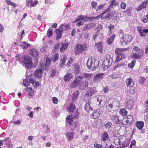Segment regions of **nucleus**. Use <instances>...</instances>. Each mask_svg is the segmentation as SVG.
Returning a JSON list of instances; mask_svg holds the SVG:
<instances>
[{
  "mask_svg": "<svg viewBox=\"0 0 148 148\" xmlns=\"http://www.w3.org/2000/svg\"><path fill=\"white\" fill-rule=\"evenodd\" d=\"M51 63V59L47 58L46 60V62L43 65L42 63H40V68L37 70L34 73V76L37 78H40L42 76V74L45 70H47L49 69Z\"/></svg>",
  "mask_w": 148,
  "mask_h": 148,
  "instance_id": "obj_1",
  "label": "nucleus"
},
{
  "mask_svg": "<svg viewBox=\"0 0 148 148\" xmlns=\"http://www.w3.org/2000/svg\"><path fill=\"white\" fill-rule=\"evenodd\" d=\"M113 60L112 57L109 54H107L104 58V60L102 63L101 68L104 70L107 69L110 66L112 63Z\"/></svg>",
  "mask_w": 148,
  "mask_h": 148,
  "instance_id": "obj_2",
  "label": "nucleus"
},
{
  "mask_svg": "<svg viewBox=\"0 0 148 148\" xmlns=\"http://www.w3.org/2000/svg\"><path fill=\"white\" fill-rule=\"evenodd\" d=\"M88 68L90 70H93L96 69L99 66L98 60L93 59H88L86 63Z\"/></svg>",
  "mask_w": 148,
  "mask_h": 148,
  "instance_id": "obj_3",
  "label": "nucleus"
},
{
  "mask_svg": "<svg viewBox=\"0 0 148 148\" xmlns=\"http://www.w3.org/2000/svg\"><path fill=\"white\" fill-rule=\"evenodd\" d=\"M22 62L25 65V67L30 69L32 67L33 63L31 57L29 55L23 56L22 58Z\"/></svg>",
  "mask_w": 148,
  "mask_h": 148,
  "instance_id": "obj_4",
  "label": "nucleus"
},
{
  "mask_svg": "<svg viewBox=\"0 0 148 148\" xmlns=\"http://www.w3.org/2000/svg\"><path fill=\"white\" fill-rule=\"evenodd\" d=\"M86 49V47L84 44H78L76 45L75 47V52L77 55L81 54L83 51Z\"/></svg>",
  "mask_w": 148,
  "mask_h": 148,
  "instance_id": "obj_5",
  "label": "nucleus"
},
{
  "mask_svg": "<svg viewBox=\"0 0 148 148\" xmlns=\"http://www.w3.org/2000/svg\"><path fill=\"white\" fill-rule=\"evenodd\" d=\"M83 79V77L81 76L76 77L74 79L71 83L70 86L71 88H75L77 86H79V84L81 83Z\"/></svg>",
  "mask_w": 148,
  "mask_h": 148,
  "instance_id": "obj_6",
  "label": "nucleus"
},
{
  "mask_svg": "<svg viewBox=\"0 0 148 148\" xmlns=\"http://www.w3.org/2000/svg\"><path fill=\"white\" fill-rule=\"evenodd\" d=\"M120 37H121L120 41H125L129 42L132 40V36L128 34H125V35L123 33H120L119 35Z\"/></svg>",
  "mask_w": 148,
  "mask_h": 148,
  "instance_id": "obj_7",
  "label": "nucleus"
},
{
  "mask_svg": "<svg viewBox=\"0 0 148 148\" xmlns=\"http://www.w3.org/2000/svg\"><path fill=\"white\" fill-rule=\"evenodd\" d=\"M94 104L93 102L92 101L91 98H90L85 104L84 108L85 110L87 111H89L90 110H93Z\"/></svg>",
  "mask_w": 148,
  "mask_h": 148,
  "instance_id": "obj_8",
  "label": "nucleus"
},
{
  "mask_svg": "<svg viewBox=\"0 0 148 148\" xmlns=\"http://www.w3.org/2000/svg\"><path fill=\"white\" fill-rule=\"evenodd\" d=\"M137 28L139 35L141 36H145L146 34L148 33V29L144 28L142 29V27L140 26H138Z\"/></svg>",
  "mask_w": 148,
  "mask_h": 148,
  "instance_id": "obj_9",
  "label": "nucleus"
},
{
  "mask_svg": "<svg viewBox=\"0 0 148 148\" xmlns=\"http://www.w3.org/2000/svg\"><path fill=\"white\" fill-rule=\"evenodd\" d=\"M104 75L103 73H98L95 75L92 79L93 82L94 83L99 82Z\"/></svg>",
  "mask_w": 148,
  "mask_h": 148,
  "instance_id": "obj_10",
  "label": "nucleus"
},
{
  "mask_svg": "<svg viewBox=\"0 0 148 148\" xmlns=\"http://www.w3.org/2000/svg\"><path fill=\"white\" fill-rule=\"evenodd\" d=\"M148 3V0L142 2L136 8V10L138 11H139L142 10L144 8H146Z\"/></svg>",
  "mask_w": 148,
  "mask_h": 148,
  "instance_id": "obj_11",
  "label": "nucleus"
},
{
  "mask_svg": "<svg viewBox=\"0 0 148 148\" xmlns=\"http://www.w3.org/2000/svg\"><path fill=\"white\" fill-rule=\"evenodd\" d=\"M88 84V82L87 81H82L79 84V88L80 90H85L87 87Z\"/></svg>",
  "mask_w": 148,
  "mask_h": 148,
  "instance_id": "obj_12",
  "label": "nucleus"
},
{
  "mask_svg": "<svg viewBox=\"0 0 148 148\" xmlns=\"http://www.w3.org/2000/svg\"><path fill=\"white\" fill-rule=\"evenodd\" d=\"M110 118L111 120L115 124H119L121 122V120L119 119V116L116 115H111L110 116Z\"/></svg>",
  "mask_w": 148,
  "mask_h": 148,
  "instance_id": "obj_13",
  "label": "nucleus"
},
{
  "mask_svg": "<svg viewBox=\"0 0 148 148\" xmlns=\"http://www.w3.org/2000/svg\"><path fill=\"white\" fill-rule=\"evenodd\" d=\"M80 67L77 63H74L73 65V73L75 75H78L80 71Z\"/></svg>",
  "mask_w": 148,
  "mask_h": 148,
  "instance_id": "obj_14",
  "label": "nucleus"
},
{
  "mask_svg": "<svg viewBox=\"0 0 148 148\" xmlns=\"http://www.w3.org/2000/svg\"><path fill=\"white\" fill-rule=\"evenodd\" d=\"M133 120V116L131 115H128L127 116V117L125 120V124L127 125H130Z\"/></svg>",
  "mask_w": 148,
  "mask_h": 148,
  "instance_id": "obj_15",
  "label": "nucleus"
},
{
  "mask_svg": "<svg viewBox=\"0 0 148 148\" xmlns=\"http://www.w3.org/2000/svg\"><path fill=\"white\" fill-rule=\"evenodd\" d=\"M75 105L72 103H70L67 108V111L70 113L73 112L75 111Z\"/></svg>",
  "mask_w": 148,
  "mask_h": 148,
  "instance_id": "obj_16",
  "label": "nucleus"
},
{
  "mask_svg": "<svg viewBox=\"0 0 148 148\" xmlns=\"http://www.w3.org/2000/svg\"><path fill=\"white\" fill-rule=\"evenodd\" d=\"M103 45L102 42H98L96 44L95 46V48L97 49L100 52H103Z\"/></svg>",
  "mask_w": 148,
  "mask_h": 148,
  "instance_id": "obj_17",
  "label": "nucleus"
},
{
  "mask_svg": "<svg viewBox=\"0 0 148 148\" xmlns=\"http://www.w3.org/2000/svg\"><path fill=\"white\" fill-rule=\"evenodd\" d=\"M134 101L133 99H130L128 101H127V102L126 103V104L127 108L128 109L131 110L134 106Z\"/></svg>",
  "mask_w": 148,
  "mask_h": 148,
  "instance_id": "obj_18",
  "label": "nucleus"
},
{
  "mask_svg": "<svg viewBox=\"0 0 148 148\" xmlns=\"http://www.w3.org/2000/svg\"><path fill=\"white\" fill-rule=\"evenodd\" d=\"M95 27V24L93 23H89L86 24L84 27L83 30L86 32L90 29L92 28Z\"/></svg>",
  "mask_w": 148,
  "mask_h": 148,
  "instance_id": "obj_19",
  "label": "nucleus"
},
{
  "mask_svg": "<svg viewBox=\"0 0 148 148\" xmlns=\"http://www.w3.org/2000/svg\"><path fill=\"white\" fill-rule=\"evenodd\" d=\"M125 82L127 87H132L134 85V81L131 78L127 79Z\"/></svg>",
  "mask_w": 148,
  "mask_h": 148,
  "instance_id": "obj_20",
  "label": "nucleus"
},
{
  "mask_svg": "<svg viewBox=\"0 0 148 148\" xmlns=\"http://www.w3.org/2000/svg\"><path fill=\"white\" fill-rule=\"evenodd\" d=\"M62 29H56V32L57 34V36L56 37V38L57 40L58 39L60 38L62 36V34L63 32Z\"/></svg>",
  "mask_w": 148,
  "mask_h": 148,
  "instance_id": "obj_21",
  "label": "nucleus"
},
{
  "mask_svg": "<svg viewBox=\"0 0 148 148\" xmlns=\"http://www.w3.org/2000/svg\"><path fill=\"white\" fill-rule=\"evenodd\" d=\"M101 114L99 110H97L95 112H94L90 115V117L92 119H97L99 116Z\"/></svg>",
  "mask_w": 148,
  "mask_h": 148,
  "instance_id": "obj_22",
  "label": "nucleus"
},
{
  "mask_svg": "<svg viewBox=\"0 0 148 148\" xmlns=\"http://www.w3.org/2000/svg\"><path fill=\"white\" fill-rule=\"evenodd\" d=\"M105 97L103 95H99L98 96L97 99V101L99 103V105H103L104 104V101Z\"/></svg>",
  "mask_w": 148,
  "mask_h": 148,
  "instance_id": "obj_23",
  "label": "nucleus"
},
{
  "mask_svg": "<svg viewBox=\"0 0 148 148\" xmlns=\"http://www.w3.org/2000/svg\"><path fill=\"white\" fill-rule=\"evenodd\" d=\"M81 77L86 78L88 79H91L93 76V74H90L87 73H81Z\"/></svg>",
  "mask_w": 148,
  "mask_h": 148,
  "instance_id": "obj_24",
  "label": "nucleus"
},
{
  "mask_svg": "<svg viewBox=\"0 0 148 148\" xmlns=\"http://www.w3.org/2000/svg\"><path fill=\"white\" fill-rule=\"evenodd\" d=\"M67 59V57L66 55H64L61 57L59 65L61 67H63L65 65L66 62V60Z\"/></svg>",
  "mask_w": 148,
  "mask_h": 148,
  "instance_id": "obj_25",
  "label": "nucleus"
},
{
  "mask_svg": "<svg viewBox=\"0 0 148 148\" xmlns=\"http://www.w3.org/2000/svg\"><path fill=\"white\" fill-rule=\"evenodd\" d=\"M130 143V142L129 140L125 138V140H124L123 138V142L121 143L120 147L122 148L125 147L129 145Z\"/></svg>",
  "mask_w": 148,
  "mask_h": 148,
  "instance_id": "obj_26",
  "label": "nucleus"
},
{
  "mask_svg": "<svg viewBox=\"0 0 148 148\" xmlns=\"http://www.w3.org/2000/svg\"><path fill=\"white\" fill-rule=\"evenodd\" d=\"M94 92L95 90L93 89L92 88H89L85 95L84 97L88 98L90 96L93 95Z\"/></svg>",
  "mask_w": 148,
  "mask_h": 148,
  "instance_id": "obj_27",
  "label": "nucleus"
},
{
  "mask_svg": "<svg viewBox=\"0 0 148 148\" xmlns=\"http://www.w3.org/2000/svg\"><path fill=\"white\" fill-rule=\"evenodd\" d=\"M136 126L138 129L141 130L144 126V123L142 121H137L136 123Z\"/></svg>",
  "mask_w": 148,
  "mask_h": 148,
  "instance_id": "obj_28",
  "label": "nucleus"
},
{
  "mask_svg": "<svg viewBox=\"0 0 148 148\" xmlns=\"http://www.w3.org/2000/svg\"><path fill=\"white\" fill-rule=\"evenodd\" d=\"M79 94L78 91L77 90L72 95L71 98L73 101L77 99Z\"/></svg>",
  "mask_w": 148,
  "mask_h": 148,
  "instance_id": "obj_29",
  "label": "nucleus"
},
{
  "mask_svg": "<svg viewBox=\"0 0 148 148\" xmlns=\"http://www.w3.org/2000/svg\"><path fill=\"white\" fill-rule=\"evenodd\" d=\"M109 135L107 132H104L102 134V139L103 141H105L108 140Z\"/></svg>",
  "mask_w": 148,
  "mask_h": 148,
  "instance_id": "obj_30",
  "label": "nucleus"
},
{
  "mask_svg": "<svg viewBox=\"0 0 148 148\" xmlns=\"http://www.w3.org/2000/svg\"><path fill=\"white\" fill-rule=\"evenodd\" d=\"M30 54L34 57H36L38 55V52L36 49H33L30 51Z\"/></svg>",
  "mask_w": 148,
  "mask_h": 148,
  "instance_id": "obj_31",
  "label": "nucleus"
},
{
  "mask_svg": "<svg viewBox=\"0 0 148 148\" xmlns=\"http://www.w3.org/2000/svg\"><path fill=\"white\" fill-rule=\"evenodd\" d=\"M126 49L117 48L115 49V52L116 55L121 54L123 52L125 51Z\"/></svg>",
  "mask_w": 148,
  "mask_h": 148,
  "instance_id": "obj_32",
  "label": "nucleus"
},
{
  "mask_svg": "<svg viewBox=\"0 0 148 148\" xmlns=\"http://www.w3.org/2000/svg\"><path fill=\"white\" fill-rule=\"evenodd\" d=\"M72 75L70 73H68L64 77V80L65 82L69 81L72 77Z\"/></svg>",
  "mask_w": 148,
  "mask_h": 148,
  "instance_id": "obj_33",
  "label": "nucleus"
},
{
  "mask_svg": "<svg viewBox=\"0 0 148 148\" xmlns=\"http://www.w3.org/2000/svg\"><path fill=\"white\" fill-rule=\"evenodd\" d=\"M74 133L73 132L68 133L66 134V136L68 140L71 141L74 138Z\"/></svg>",
  "mask_w": 148,
  "mask_h": 148,
  "instance_id": "obj_34",
  "label": "nucleus"
},
{
  "mask_svg": "<svg viewBox=\"0 0 148 148\" xmlns=\"http://www.w3.org/2000/svg\"><path fill=\"white\" fill-rule=\"evenodd\" d=\"M133 58L136 59H140L143 56L142 53L137 54L136 53H134L133 54Z\"/></svg>",
  "mask_w": 148,
  "mask_h": 148,
  "instance_id": "obj_35",
  "label": "nucleus"
},
{
  "mask_svg": "<svg viewBox=\"0 0 148 148\" xmlns=\"http://www.w3.org/2000/svg\"><path fill=\"white\" fill-rule=\"evenodd\" d=\"M68 45L67 44L63 43L60 47V51L61 52H63L65 51V50L68 46Z\"/></svg>",
  "mask_w": 148,
  "mask_h": 148,
  "instance_id": "obj_36",
  "label": "nucleus"
},
{
  "mask_svg": "<svg viewBox=\"0 0 148 148\" xmlns=\"http://www.w3.org/2000/svg\"><path fill=\"white\" fill-rule=\"evenodd\" d=\"M115 37V34H113L107 40V43L108 44H111Z\"/></svg>",
  "mask_w": 148,
  "mask_h": 148,
  "instance_id": "obj_37",
  "label": "nucleus"
},
{
  "mask_svg": "<svg viewBox=\"0 0 148 148\" xmlns=\"http://www.w3.org/2000/svg\"><path fill=\"white\" fill-rule=\"evenodd\" d=\"M71 117V115H69L67 116L66 118L67 120L66 124L67 123L70 125H71V124L73 122Z\"/></svg>",
  "mask_w": 148,
  "mask_h": 148,
  "instance_id": "obj_38",
  "label": "nucleus"
},
{
  "mask_svg": "<svg viewBox=\"0 0 148 148\" xmlns=\"http://www.w3.org/2000/svg\"><path fill=\"white\" fill-rule=\"evenodd\" d=\"M59 55L58 53H55L53 54L51 57V60L55 62L58 58Z\"/></svg>",
  "mask_w": 148,
  "mask_h": 148,
  "instance_id": "obj_39",
  "label": "nucleus"
},
{
  "mask_svg": "<svg viewBox=\"0 0 148 148\" xmlns=\"http://www.w3.org/2000/svg\"><path fill=\"white\" fill-rule=\"evenodd\" d=\"M123 142V138H116L114 140V143L116 145H120L121 144V143Z\"/></svg>",
  "mask_w": 148,
  "mask_h": 148,
  "instance_id": "obj_40",
  "label": "nucleus"
},
{
  "mask_svg": "<svg viewBox=\"0 0 148 148\" xmlns=\"http://www.w3.org/2000/svg\"><path fill=\"white\" fill-rule=\"evenodd\" d=\"M119 114L123 116H126L127 114V111L124 109H121L119 111Z\"/></svg>",
  "mask_w": 148,
  "mask_h": 148,
  "instance_id": "obj_41",
  "label": "nucleus"
},
{
  "mask_svg": "<svg viewBox=\"0 0 148 148\" xmlns=\"http://www.w3.org/2000/svg\"><path fill=\"white\" fill-rule=\"evenodd\" d=\"M25 90L26 91H28L30 94V95L31 96L33 95L34 94V91L32 88L30 87H27Z\"/></svg>",
  "mask_w": 148,
  "mask_h": 148,
  "instance_id": "obj_42",
  "label": "nucleus"
},
{
  "mask_svg": "<svg viewBox=\"0 0 148 148\" xmlns=\"http://www.w3.org/2000/svg\"><path fill=\"white\" fill-rule=\"evenodd\" d=\"M6 1L8 5L13 6L14 7H15L16 6V4L12 2L11 0H6Z\"/></svg>",
  "mask_w": 148,
  "mask_h": 148,
  "instance_id": "obj_43",
  "label": "nucleus"
},
{
  "mask_svg": "<svg viewBox=\"0 0 148 148\" xmlns=\"http://www.w3.org/2000/svg\"><path fill=\"white\" fill-rule=\"evenodd\" d=\"M132 11V8L131 7H129L127 9L125 12L128 16H131L132 14L131 12Z\"/></svg>",
  "mask_w": 148,
  "mask_h": 148,
  "instance_id": "obj_44",
  "label": "nucleus"
},
{
  "mask_svg": "<svg viewBox=\"0 0 148 148\" xmlns=\"http://www.w3.org/2000/svg\"><path fill=\"white\" fill-rule=\"evenodd\" d=\"M78 124V122L77 121H76L75 122H73L70 126H71V127L72 129H74L77 127Z\"/></svg>",
  "mask_w": 148,
  "mask_h": 148,
  "instance_id": "obj_45",
  "label": "nucleus"
},
{
  "mask_svg": "<svg viewBox=\"0 0 148 148\" xmlns=\"http://www.w3.org/2000/svg\"><path fill=\"white\" fill-rule=\"evenodd\" d=\"M108 28L109 29L108 33L109 34H111L112 32V31L114 29V25L112 24H110L108 26Z\"/></svg>",
  "mask_w": 148,
  "mask_h": 148,
  "instance_id": "obj_46",
  "label": "nucleus"
},
{
  "mask_svg": "<svg viewBox=\"0 0 148 148\" xmlns=\"http://www.w3.org/2000/svg\"><path fill=\"white\" fill-rule=\"evenodd\" d=\"M30 46V45L29 44L24 41L23 42V45H21V46L24 49H26L29 47Z\"/></svg>",
  "mask_w": 148,
  "mask_h": 148,
  "instance_id": "obj_47",
  "label": "nucleus"
},
{
  "mask_svg": "<svg viewBox=\"0 0 148 148\" xmlns=\"http://www.w3.org/2000/svg\"><path fill=\"white\" fill-rule=\"evenodd\" d=\"M142 21L144 23H146L148 21V14L146 16H145L143 17V19H142Z\"/></svg>",
  "mask_w": 148,
  "mask_h": 148,
  "instance_id": "obj_48",
  "label": "nucleus"
},
{
  "mask_svg": "<svg viewBox=\"0 0 148 148\" xmlns=\"http://www.w3.org/2000/svg\"><path fill=\"white\" fill-rule=\"evenodd\" d=\"M136 62V60H132L131 63H129L128 64V66L131 69H132L133 68L135 64V62Z\"/></svg>",
  "mask_w": 148,
  "mask_h": 148,
  "instance_id": "obj_49",
  "label": "nucleus"
},
{
  "mask_svg": "<svg viewBox=\"0 0 148 148\" xmlns=\"http://www.w3.org/2000/svg\"><path fill=\"white\" fill-rule=\"evenodd\" d=\"M30 83L29 81H27V79H24L23 80L22 82H21V83L23 85L25 86H27L29 85Z\"/></svg>",
  "mask_w": 148,
  "mask_h": 148,
  "instance_id": "obj_50",
  "label": "nucleus"
},
{
  "mask_svg": "<svg viewBox=\"0 0 148 148\" xmlns=\"http://www.w3.org/2000/svg\"><path fill=\"white\" fill-rule=\"evenodd\" d=\"M30 82L34 86H35L36 87L38 86L39 84V82H37L36 81L34 80H31V81H30Z\"/></svg>",
  "mask_w": 148,
  "mask_h": 148,
  "instance_id": "obj_51",
  "label": "nucleus"
},
{
  "mask_svg": "<svg viewBox=\"0 0 148 148\" xmlns=\"http://www.w3.org/2000/svg\"><path fill=\"white\" fill-rule=\"evenodd\" d=\"M53 30L49 28L47 32V37H49L52 35Z\"/></svg>",
  "mask_w": 148,
  "mask_h": 148,
  "instance_id": "obj_52",
  "label": "nucleus"
},
{
  "mask_svg": "<svg viewBox=\"0 0 148 148\" xmlns=\"http://www.w3.org/2000/svg\"><path fill=\"white\" fill-rule=\"evenodd\" d=\"M97 3L96 1H92L91 3V5L92 8L96 9L97 8Z\"/></svg>",
  "mask_w": 148,
  "mask_h": 148,
  "instance_id": "obj_53",
  "label": "nucleus"
},
{
  "mask_svg": "<svg viewBox=\"0 0 148 148\" xmlns=\"http://www.w3.org/2000/svg\"><path fill=\"white\" fill-rule=\"evenodd\" d=\"M121 55L120 54L117 55L116 60L115 61V62L116 63L119 62L120 60L122 59V58L121 57Z\"/></svg>",
  "mask_w": 148,
  "mask_h": 148,
  "instance_id": "obj_54",
  "label": "nucleus"
},
{
  "mask_svg": "<svg viewBox=\"0 0 148 148\" xmlns=\"http://www.w3.org/2000/svg\"><path fill=\"white\" fill-rule=\"evenodd\" d=\"M26 6H28L29 7H32V3L33 2V1L32 0H30L29 1L27 0L26 1Z\"/></svg>",
  "mask_w": 148,
  "mask_h": 148,
  "instance_id": "obj_55",
  "label": "nucleus"
},
{
  "mask_svg": "<svg viewBox=\"0 0 148 148\" xmlns=\"http://www.w3.org/2000/svg\"><path fill=\"white\" fill-rule=\"evenodd\" d=\"M140 79L139 80V83L143 85L144 82V81L146 80L145 78L143 77H140Z\"/></svg>",
  "mask_w": 148,
  "mask_h": 148,
  "instance_id": "obj_56",
  "label": "nucleus"
},
{
  "mask_svg": "<svg viewBox=\"0 0 148 148\" xmlns=\"http://www.w3.org/2000/svg\"><path fill=\"white\" fill-rule=\"evenodd\" d=\"M79 113L77 112V110L74 113L73 117V118H76V119H78L79 118Z\"/></svg>",
  "mask_w": 148,
  "mask_h": 148,
  "instance_id": "obj_57",
  "label": "nucleus"
},
{
  "mask_svg": "<svg viewBox=\"0 0 148 148\" xmlns=\"http://www.w3.org/2000/svg\"><path fill=\"white\" fill-rule=\"evenodd\" d=\"M32 74H30L26 76V78L27 81H28L30 82V81H31V80H33V79L32 78Z\"/></svg>",
  "mask_w": 148,
  "mask_h": 148,
  "instance_id": "obj_58",
  "label": "nucleus"
},
{
  "mask_svg": "<svg viewBox=\"0 0 148 148\" xmlns=\"http://www.w3.org/2000/svg\"><path fill=\"white\" fill-rule=\"evenodd\" d=\"M112 125L111 123L110 122H108L106 124L105 127L106 129H108Z\"/></svg>",
  "mask_w": 148,
  "mask_h": 148,
  "instance_id": "obj_59",
  "label": "nucleus"
},
{
  "mask_svg": "<svg viewBox=\"0 0 148 148\" xmlns=\"http://www.w3.org/2000/svg\"><path fill=\"white\" fill-rule=\"evenodd\" d=\"M58 99L56 97H53L52 98V101L53 103L57 104L58 102Z\"/></svg>",
  "mask_w": 148,
  "mask_h": 148,
  "instance_id": "obj_60",
  "label": "nucleus"
},
{
  "mask_svg": "<svg viewBox=\"0 0 148 148\" xmlns=\"http://www.w3.org/2000/svg\"><path fill=\"white\" fill-rule=\"evenodd\" d=\"M126 4L123 2H121V8L123 9H125L126 7Z\"/></svg>",
  "mask_w": 148,
  "mask_h": 148,
  "instance_id": "obj_61",
  "label": "nucleus"
},
{
  "mask_svg": "<svg viewBox=\"0 0 148 148\" xmlns=\"http://www.w3.org/2000/svg\"><path fill=\"white\" fill-rule=\"evenodd\" d=\"M113 107V104L110 103L108 106H106V108L109 110H111Z\"/></svg>",
  "mask_w": 148,
  "mask_h": 148,
  "instance_id": "obj_62",
  "label": "nucleus"
},
{
  "mask_svg": "<svg viewBox=\"0 0 148 148\" xmlns=\"http://www.w3.org/2000/svg\"><path fill=\"white\" fill-rule=\"evenodd\" d=\"M105 6V5L103 4L102 5H100L98 6L97 9H96V11H98V10H100L102 9L103 7Z\"/></svg>",
  "mask_w": 148,
  "mask_h": 148,
  "instance_id": "obj_63",
  "label": "nucleus"
},
{
  "mask_svg": "<svg viewBox=\"0 0 148 148\" xmlns=\"http://www.w3.org/2000/svg\"><path fill=\"white\" fill-rule=\"evenodd\" d=\"M123 66H124V64H123L121 63L117 64H116L114 67V69H116L120 67H121Z\"/></svg>",
  "mask_w": 148,
  "mask_h": 148,
  "instance_id": "obj_64",
  "label": "nucleus"
}]
</instances>
